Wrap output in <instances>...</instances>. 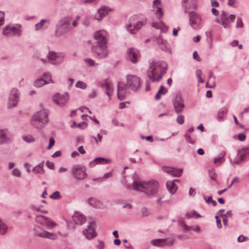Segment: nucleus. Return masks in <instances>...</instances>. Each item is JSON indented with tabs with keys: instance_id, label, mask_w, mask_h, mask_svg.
<instances>
[{
	"instance_id": "33",
	"label": "nucleus",
	"mask_w": 249,
	"mask_h": 249,
	"mask_svg": "<svg viewBox=\"0 0 249 249\" xmlns=\"http://www.w3.org/2000/svg\"><path fill=\"white\" fill-rule=\"evenodd\" d=\"M89 204L92 207L99 208L102 206V202L95 197H90L88 200Z\"/></svg>"
},
{
	"instance_id": "7",
	"label": "nucleus",
	"mask_w": 249,
	"mask_h": 249,
	"mask_svg": "<svg viewBox=\"0 0 249 249\" xmlns=\"http://www.w3.org/2000/svg\"><path fill=\"white\" fill-rule=\"evenodd\" d=\"M65 56V53L63 52L49 51L47 57H48V63L53 65H59L63 62Z\"/></svg>"
},
{
	"instance_id": "21",
	"label": "nucleus",
	"mask_w": 249,
	"mask_h": 249,
	"mask_svg": "<svg viewBox=\"0 0 249 249\" xmlns=\"http://www.w3.org/2000/svg\"><path fill=\"white\" fill-rule=\"evenodd\" d=\"M156 41L162 51L165 52H169L170 53H171L169 44L167 43L166 40H164L161 37V36L156 38Z\"/></svg>"
},
{
	"instance_id": "51",
	"label": "nucleus",
	"mask_w": 249,
	"mask_h": 249,
	"mask_svg": "<svg viewBox=\"0 0 249 249\" xmlns=\"http://www.w3.org/2000/svg\"><path fill=\"white\" fill-rule=\"evenodd\" d=\"M209 177L214 180H216V174L214 169H212L209 171Z\"/></svg>"
},
{
	"instance_id": "54",
	"label": "nucleus",
	"mask_w": 249,
	"mask_h": 249,
	"mask_svg": "<svg viewBox=\"0 0 249 249\" xmlns=\"http://www.w3.org/2000/svg\"><path fill=\"white\" fill-rule=\"evenodd\" d=\"M97 95V92L96 90H92L89 94V97L91 99L94 98Z\"/></svg>"
},
{
	"instance_id": "14",
	"label": "nucleus",
	"mask_w": 249,
	"mask_h": 249,
	"mask_svg": "<svg viewBox=\"0 0 249 249\" xmlns=\"http://www.w3.org/2000/svg\"><path fill=\"white\" fill-rule=\"evenodd\" d=\"M70 23L68 20H61L59 21L56 27L55 34L57 36H60L67 33L68 31V28Z\"/></svg>"
},
{
	"instance_id": "17",
	"label": "nucleus",
	"mask_w": 249,
	"mask_h": 249,
	"mask_svg": "<svg viewBox=\"0 0 249 249\" xmlns=\"http://www.w3.org/2000/svg\"><path fill=\"white\" fill-rule=\"evenodd\" d=\"M12 135L7 129H0V145L10 142Z\"/></svg>"
},
{
	"instance_id": "34",
	"label": "nucleus",
	"mask_w": 249,
	"mask_h": 249,
	"mask_svg": "<svg viewBox=\"0 0 249 249\" xmlns=\"http://www.w3.org/2000/svg\"><path fill=\"white\" fill-rule=\"evenodd\" d=\"M228 109L223 107L220 109L217 114V119L220 122L223 121L226 118Z\"/></svg>"
},
{
	"instance_id": "58",
	"label": "nucleus",
	"mask_w": 249,
	"mask_h": 249,
	"mask_svg": "<svg viewBox=\"0 0 249 249\" xmlns=\"http://www.w3.org/2000/svg\"><path fill=\"white\" fill-rule=\"evenodd\" d=\"M161 23L162 22H160L159 23L153 22L152 24V26L156 29H160Z\"/></svg>"
},
{
	"instance_id": "48",
	"label": "nucleus",
	"mask_w": 249,
	"mask_h": 249,
	"mask_svg": "<svg viewBox=\"0 0 249 249\" xmlns=\"http://www.w3.org/2000/svg\"><path fill=\"white\" fill-rule=\"evenodd\" d=\"M50 197L51 199L56 200L61 198V196L59 191H55L50 196Z\"/></svg>"
},
{
	"instance_id": "50",
	"label": "nucleus",
	"mask_w": 249,
	"mask_h": 249,
	"mask_svg": "<svg viewBox=\"0 0 249 249\" xmlns=\"http://www.w3.org/2000/svg\"><path fill=\"white\" fill-rule=\"evenodd\" d=\"M42 206H35V205H32L31 206V209L33 211L41 212H42V213H47V211L43 210L42 209Z\"/></svg>"
},
{
	"instance_id": "31",
	"label": "nucleus",
	"mask_w": 249,
	"mask_h": 249,
	"mask_svg": "<svg viewBox=\"0 0 249 249\" xmlns=\"http://www.w3.org/2000/svg\"><path fill=\"white\" fill-rule=\"evenodd\" d=\"M110 161L111 160L109 159L99 157L96 158L94 160L91 161L89 163V165L91 167H93L97 164L103 163L104 162H105V163H108L110 162Z\"/></svg>"
},
{
	"instance_id": "4",
	"label": "nucleus",
	"mask_w": 249,
	"mask_h": 249,
	"mask_svg": "<svg viewBox=\"0 0 249 249\" xmlns=\"http://www.w3.org/2000/svg\"><path fill=\"white\" fill-rule=\"evenodd\" d=\"M147 22V18L142 15H135L129 19V23L125 25V28L131 34H135Z\"/></svg>"
},
{
	"instance_id": "13",
	"label": "nucleus",
	"mask_w": 249,
	"mask_h": 249,
	"mask_svg": "<svg viewBox=\"0 0 249 249\" xmlns=\"http://www.w3.org/2000/svg\"><path fill=\"white\" fill-rule=\"evenodd\" d=\"M20 94L17 88H13L9 94L8 107L9 108H12L17 106L19 100Z\"/></svg>"
},
{
	"instance_id": "43",
	"label": "nucleus",
	"mask_w": 249,
	"mask_h": 249,
	"mask_svg": "<svg viewBox=\"0 0 249 249\" xmlns=\"http://www.w3.org/2000/svg\"><path fill=\"white\" fill-rule=\"evenodd\" d=\"M86 64L89 67H93L98 65L96 63L94 60L90 58H86L84 59Z\"/></svg>"
},
{
	"instance_id": "49",
	"label": "nucleus",
	"mask_w": 249,
	"mask_h": 249,
	"mask_svg": "<svg viewBox=\"0 0 249 249\" xmlns=\"http://www.w3.org/2000/svg\"><path fill=\"white\" fill-rule=\"evenodd\" d=\"M46 22V20L42 19L39 22L36 23L35 26V28L36 31H38L39 29H40L42 26H43V24L44 23Z\"/></svg>"
},
{
	"instance_id": "16",
	"label": "nucleus",
	"mask_w": 249,
	"mask_h": 249,
	"mask_svg": "<svg viewBox=\"0 0 249 249\" xmlns=\"http://www.w3.org/2000/svg\"><path fill=\"white\" fill-rule=\"evenodd\" d=\"M69 99V95L66 93L64 94L56 93L52 98L53 103L61 107H64L67 103Z\"/></svg>"
},
{
	"instance_id": "57",
	"label": "nucleus",
	"mask_w": 249,
	"mask_h": 249,
	"mask_svg": "<svg viewBox=\"0 0 249 249\" xmlns=\"http://www.w3.org/2000/svg\"><path fill=\"white\" fill-rule=\"evenodd\" d=\"M46 165L47 166V167L49 168H50V169H51L52 170H53L55 168L54 164L52 162H51V161H47L46 162Z\"/></svg>"
},
{
	"instance_id": "10",
	"label": "nucleus",
	"mask_w": 249,
	"mask_h": 249,
	"mask_svg": "<svg viewBox=\"0 0 249 249\" xmlns=\"http://www.w3.org/2000/svg\"><path fill=\"white\" fill-rule=\"evenodd\" d=\"M21 33L20 25L15 26L13 25H8L3 30V34L7 37L13 36L19 37L21 35Z\"/></svg>"
},
{
	"instance_id": "56",
	"label": "nucleus",
	"mask_w": 249,
	"mask_h": 249,
	"mask_svg": "<svg viewBox=\"0 0 249 249\" xmlns=\"http://www.w3.org/2000/svg\"><path fill=\"white\" fill-rule=\"evenodd\" d=\"M55 143L54 139L53 137L50 139L49 145L47 147L48 149H50L54 145Z\"/></svg>"
},
{
	"instance_id": "35",
	"label": "nucleus",
	"mask_w": 249,
	"mask_h": 249,
	"mask_svg": "<svg viewBox=\"0 0 249 249\" xmlns=\"http://www.w3.org/2000/svg\"><path fill=\"white\" fill-rule=\"evenodd\" d=\"M167 92V89L163 86H160L158 92L155 95L156 100H160L161 98V95H165Z\"/></svg>"
},
{
	"instance_id": "26",
	"label": "nucleus",
	"mask_w": 249,
	"mask_h": 249,
	"mask_svg": "<svg viewBox=\"0 0 249 249\" xmlns=\"http://www.w3.org/2000/svg\"><path fill=\"white\" fill-rule=\"evenodd\" d=\"M160 3V0H154L153 1V11L157 18H160L163 14L162 8L159 6Z\"/></svg>"
},
{
	"instance_id": "47",
	"label": "nucleus",
	"mask_w": 249,
	"mask_h": 249,
	"mask_svg": "<svg viewBox=\"0 0 249 249\" xmlns=\"http://www.w3.org/2000/svg\"><path fill=\"white\" fill-rule=\"evenodd\" d=\"M75 87L76 88L84 89H86L87 85L85 82H84L83 81H78L76 82Z\"/></svg>"
},
{
	"instance_id": "64",
	"label": "nucleus",
	"mask_w": 249,
	"mask_h": 249,
	"mask_svg": "<svg viewBox=\"0 0 249 249\" xmlns=\"http://www.w3.org/2000/svg\"><path fill=\"white\" fill-rule=\"evenodd\" d=\"M193 58L197 60V61H200L201 60V59L200 57L199 56L197 53L196 51H195L193 53Z\"/></svg>"
},
{
	"instance_id": "39",
	"label": "nucleus",
	"mask_w": 249,
	"mask_h": 249,
	"mask_svg": "<svg viewBox=\"0 0 249 249\" xmlns=\"http://www.w3.org/2000/svg\"><path fill=\"white\" fill-rule=\"evenodd\" d=\"M186 216L188 218H190L191 217H195L196 218H198L201 217V215L196 211H193L191 213H186Z\"/></svg>"
},
{
	"instance_id": "44",
	"label": "nucleus",
	"mask_w": 249,
	"mask_h": 249,
	"mask_svg": "<svg viewBox=\"0 0 249 249\" xmlns=\"http://www.w3.org/2000/svg\"><path fill=\"white\" fill-rule=\"evenodd\" d=\"M11 174L13 176L18 178H19L21 176V172L20 170L18 168H14L11 171Z\"/></svg>"
},
{
	"instance_id": "37",
	"label": "nucleus",
	"mask_w": 249,
	"mask_h": 249,
	"mask_svg": "<svg viewBox=\"0 0 249 249\" xmlns=\"http://www.w3.org/2000/svg\"><path fill=\"white\" fill-rule=\"evenodd\" d=\"M33 171L36 174H43L44 173L43 163L41 162L35 166Z\"/></svg>"
},
{
	"instance_id": "20",
	"label": "nucleus",
	"mask_w": 249,
	"mask_h": 249,
	"mask_svg": "<svg viewBox=\"0 0 249 249\" xmlns=\"http://www.w3.org/2000/svg\"><path fill=\"white\" fill-rule=\"evenodd\" d=\"M95 225V223L91 222L89 224L88 228L83 231L84 235L88 239L90 240L96 236L94 229Z\"/></svg>"
},
{
	"instance_id": "30",
	"label": "nucleus",
	"mask_w": 249,
	"mask_h": 249,
	"mask_svg": "<svg viewBox=\"0 0 249 249\" xmlns=\"http://www.w3.org/2000/svg\"><path fill=\"white\" fill-rule=\"evenodd\" d=\"M72 218L76 224L79 225L83 224L86 221L85 216L78 212H76L74 213Z\"/></svg>"
},
{
	"instance_id": "8",
	"label": "nucleus",
	"mask_w": 249,
	"mask_h": 249,
	"mask_svg": "<svg viewBox=\"0 0 249 249\" xmlns=\"http://www.w3.org/2000/svg\"><path fill=\"white\" fill-rule=\"evenodd\" d=\"M189 24L194 29H199L201 27L202 18L200 14L195 11L188 12Z\"/></svg>"
},
{
	"instance_id": "6",
	"label": "nucleus",
	"mask_w": 249,
	"mask_h": 249,
	"mask_svg": "<svg viewBox=\"0 0 249 249\" xmlns=\"http://www.w3.org/2000/svg\"><path fill=\"white\" fill-rule=\"evenodd\" d=\"M91 51L94 56L100 59L105 58L108 53L107 44L105 43H94L91 47Z\"/></svg>"
},
{
	"instance_id": "19",
	"label": "nucleus",
	"mask_w": 249,
	"mask_h": 249,
	"mask_svg": "<svg viewBox=\"0 0 249 249\" xmlns=\"http://www.w3.org/2000/svg\"><path fill=\"white\" fill-rule=\"evenodd\" d=\"M175 110L177 113H180L183 111L184 107L183 101L180 95H177L173 102Z\"/></svg>"
},
{
	"instance_id": "11",
	"label": "nucleus",
	"mask_w": 249,
	"mask_h": 249,
	"mask_svg": "<svg viewBox=\"0 0 249 249\" xmlns=\"http://www.w3.org/2000/svg\"><path fill=\"white\" fill-rule=\"evenodd\" d=\"M34 233L35 235L41 238H47L51 240H55L57 235L53 232H50L44 230L43 228L36 226L34 228Z\"/></svg>"
},
{
	"instance_id": "41",
	"label": "nucleus",
	"mask_w": 249,
	"mask_h": 249,
	"mask_svg": "<svg viewBox=\"0 0 249 249\" xmlns=\"http://www.w3.org/2000/svg\"><path fill=\"white\" fill-rule=\"evenodd\" d=\"M228 5L231 7L236 8L238 6L239 4V0H228L227 1Z\"/></svg>"
},
{
	"instance_id": "61",
	"label": "nucleus",
	"mask_w": 249,
	"mask_h": 249,
	"mask_svg": "<svg viewBox=\"0 0 249 249\" xmlns=\"http://www.w3.org/2000/svg\"><path fill=\"white\" fill-rule=\"evenodd\" d=\"M161 26H160V30H161V32H166L168 30V27L166 26L162 22Z\"/></svg>"
},
{
	"instance_id": "3",
	"label": "nucleus",
	"mask_w": 249,
	"mask_h": 249,
	"mask_svg": "<svg viewBox=\"0 0 249 249\" xmlns=\"http://www.w3.org/2000/svg\"><path fill=\"white\" fill-rule=\"evenodd\" d=\"M132 189L145 193L148 196L155 194L159 187L158 182L155 180L148 181L135 179L132 183Z\"/></svg>"
},
{
	"instance_id": "45",
	"label": "nucleus",
	"mask_w": 249,
	"mask_h": 249,
	"mask_svg": "<svg viewBox=\"0 0 249 249\" xmlns=\"http://www.w3.org/2000/svg\"><path fill=\"white\" fill-rule=\"evenodd\" d=\"M22 139L27 143H31L35 142V139L31 135L24 136Z\"/></svg>"
},
{
	"instance_id": "46",
	"label": "nucleus",
	"mask_w": 249,
	"mask_h": 249,
	"mask_svg": "<svg viewBox=\"0 0 249 249\" xmlns=\"http://www.w3.org/2000/svg\"><path fill=\"white\" fill-rule=\"evenodd\" d=\"M226 154V152L223 151L219 155V156L214 159L213 162L214 163H217L221 161L222 159L224 158Z\"/></svg>"
},
{
	"instance_id": "9",
	"label": "nucleus",
	"mask_w": 249,
	"mask_h": 249,
	"mask_svg": "<svg viewBox=\"0 0 249 249\" xmlns=\"http://www.w3.org/2000/svg\"><path fill=\"white\" fill-rule=\"evenodd\" d=\"M86 168L80 165H74L71 168V174L77 180H83L87 178Z\"/></svg>"
},
{
	"instance_id": "63",
	"label": "nucleus",
	"mask_w": 249,
	"mask_h": 249,
	"mask_svg": "<svg viewBox=\"0 0 249 249\" xmlns=\"http://www.w3.org/2000/svg\"><path fill=\"white\" fill-rule=\"evenodd\" d=\"M215 218L216 219V225H217V227L219 229H221L222 228V226L220 220L219 219V217L217 215H216V216H215Z\"/></svg>"
},
{
	"instance_id": "59",
	"label": "nucleus",
	"mask_w": 249,
	"mask_h": 249,
	"mask_svg": "<svg viewBox=\"0 0 249 249\" xmlns=\"http://www.w3.org/2000/svg\"><path fill=\"white\" fill-rule=\"evenodd\" d=\"M239 178L238 177H234L233 178V179H232L231 183L230 184V185L228 186V189L230 188L233 185V184L234 183L239 182Z\"/></svg>"
},
{
	"instance_id": "1",
	"label": "nucleus",
	"mask_w": 249,
	"mask_h": 249,
	"mask_svg": "<svg viewBox=\"0 0 249 249\" xmlns=\"http://www.w3.org/2000/svg\"><path fill=\"white\" fill-rule=\"evenodd\" d=\"M142 81L141 78L135 75L129 74L126 76V84L119 82L117 86V96L120 100H124L129 94L128 89L134 91L139 90Z\"/></svg>"
},
{
	"instance_id": "32",
	"label": "nucleus",
	"mask_w": 249,
	"mask_h": 249,
	"mask_svg": "<svg viewBox=\"0 0 249 249\" xmlns=\"http://www.w3.org/2000/svg\"><path fill=\"white\" fill-rule=\"evenodd\" d=\"M175 181H178V180L175 179L173 181H168L166 182L167 188L171 194H174L178 189V187L175 184Z\"/></svg>"
},
{
	"instance_id": "22",
	"label": "nucleus",
	"mask_w": 249,
	"mask_h": 249,
	"mask_svg": "<svg viewBox=\"0 0 249 249\" xmlns=\"http://www.w3.org/2000/svg\"><path fill=\"white\" fill-rule=\"evenodd\" d=\"M162 169L164 172L176 177L181 176L183 171L182 168L178 169L169 166H163Z\"/></svg>"
},
{
	"instance_id": "42",
	"label": "nucleus",
	"mask_w": 249,
	"mask_h": 249,
	"mask_svg": "<svg viewBox=\"0 0 249 249\" xmlns=\"http://www.w3.org/2000/svg\"><path fill=\"white\" fill-rule=\"evenodd\" d=\"M204 198L206 201V202L208 204L212 203L213 206H215L216 205L217 203L215 200L213 199V197L212 196H210L209 197H207V196H204Z\"/></svg>"
},
{
	"instance_id": "18",
	"label": "nucleus",
	"mask_w": 249,
	"mask_h": 249,
	"mask_svg": "<svg viewBox=\"0 0 249 249\" xmlns=\"http://www.w3.org/2000/svg\"><path fill=\"white\" fill-rule=\"evenodd\" d=\"M235 16L233 14H231L229 16L224 11H222L221 15V24L224 28H229L230 23L235 19Z\"/></svg>"
},
{
	"instance_id": "62",
	"label": "nucleus",
	"mask_w": 249,
	"mask_h": 249,
	"mask_svg": "<svg viewBox=\"0 0 249 249\" xmlns=\"http://www.w3.org/2000/svg\"><path fill=\"white\" fill-rule=\"evenodd\" d=\"M248 238L246 236H244L243 235H240L238 237L237 241L239 242H243L246 240H247Z\"/></svg>"
},
{
	"instance_id": "24",
	"label": "nucleus",
	"mask_w": 249,
	"mask_h": 249,
	"mask_svg": "<svg viewBox=\"0 0 249 249\" xmlns=\"http://www.w3.org/2000/svg\"><path fill=\"white\" fill-rule=\"evenodd\" d=\"M127 54L129 59L134 63L138 62L140 57L138 50L134 48L128 49Z\"/></svg>"
},
{
	"instance_id": "23",
	"label": "nucleus",
	"mask_w": 249,
	"mask_h": 249,
	"mask_svg": "<svg viewBox=\"0 0 249 249\" xmlns=\"http://www.w3.org/2000/svg\"><path fill=\"white\" fill-rule=\"evenodd\" d=\"M109 11H110V9L107 7L102 6L97 10V13L94 15V18L98 21H101L108 14Z\"/></svg>"
},
{
	"instance_id": "27",
	"label": "nucleus",
	"mask_w": 249,
	"mask_h": 249,
	"mask_svg": "<svg viewBox=\"0 0 249 249\" xmlns=\"http://www.w3.org/2000/svg\"><path fill=\"white\" fill-rule=\"evenodd\" d=\"M174 241L171 240L169 242H166V239H156L151 241V244L157 247H162L165 245L171 246L173 244Z\"/></svg>"
},
{
	"instance_id": "29",
	"label": "nucleus",
	"mask_w": 249,
	"mask_h": 249,
	"mask_svg": "<svg viewBox=\"0 0 249 249\" xmlns=\"http://www.w3.org/2000/svg\"><path fill=\"white\" fill-rule=\"evenodd\" d=\"M249 157V146L243 147L238 151L237 158L240 160H244L246 157Z\"/></svg>"
},
{
	"instance_id": "60",
	"label": "nucleus",
	"mask_w": 249,
	"mask_h": 249,
	"mask_svg": "<svg viewBox=\"0 0 249 249\" xmlns=\"http://www.w3.org/2000/svg\"><path fill=\"white\" fill-rule=\"evenodd\" d=\"M96 247L98 249H104L105 248V244L103 241H99V244L96 245Z\"/></svg>"
},
{
	"instance_id": "28",
	"label": "nucleus",
	"mask_w": 249,
	"mask_h": 249,
	"mask_svg": "<svg viewBox=\"0 0 249 249\" xmlns=\"http://www.w3.org/2000/svg\"><path fill=\"white\" fill-rule=\"evenodd\" d=\"M182 4L183 7L187 9L190 8L196 9L197 7L196 0H183Z\"/></svg>"
},
{
	"instance_id": "12",
	"label": "nucleus",
	"mask_w": 249,
	"mask_h": 249,
	"mask_svg": "<svg viewBox=\"0 0 249 249\" xmlns=\"http://www.w3.org/2000/svg\"><path fill=\"white\" fill-rule=\"evenodd\" d=\"M35 220L36 223L46 227L47 229H53L57 225L55 222L52 221L49 217L42 215H37L35 218Z\"/></svg>"
},
{
	"instance_id": "40",
	"label": "nucleus",
	"mask_w": 249,
	"mask_h": 249,
	"mask_svg": "<svg viewBox=\"0 0 249 249\" xmlns=\"http://www.w3.org/2000/svg\"><path fill=\"white\" fill-rule=\"evenodd\" d=\"M42 77H43L42 78L46 80V81H48L49 82V83H53V81L52 79V75H51V74L50 72H45L43 74Z\"/></svg>"
},
{
	"instance_id": "55",
	"label": "nucleus",
	"mask_w": 249,
	"mask_h": 249,
	"mask_svg": "<svg viewBox=\"0 0 249 249\" xmlns=\"http://www.w3.org/2000/svg\"><path fill=\"white\" fill-rule=\"evenodd\" d=\"M87 125H88V124L87 122H82L77 124V127L82 128V129H84V128H86L87 126Z\"/></svg>"
},
{
	"instance_id": "5",
	"label": "nucleus",
	"mask_w": 249,
	"mask_h": 249,
	"mask_svg": "<svg viewBox=\"0 0 249 249\" xmlns=\"http://www.w3.org/2000/svg\"><path fill=\"white\" fill-rule=\"evenodd\" d=\"M48 114L46 109L37 111L32 117L31 124L37 129L44 127L49 122Z\"/></svg>"
},
{
	"instance_id": "38",
	"label": "nucleus",
	"mask_w": 249,
	"mask_h": 249,
	"mask_svg": "<svg viewBox=\"0 0 249 249\" xmlns=\"http://www.w3.org/2000/svg\"><path fill=\"white\" fill-rule=\"evenodd\" d=\"M8 230L7 225L0 219V234H5Z\"/></svg>"
},
{
	"instance_id": "15",
	"label": "nucleus",
	"mask_w": 249,
	"mask_h": 249,
	"mask_svg": "<svg viewBox=\"0 0 249 249\" xmlns=\"http://www.w3.org/2000/svg\"><path fill=\"white\" fill-rule=\"evenodd\" d=\"M94 38L96 40L95 43L107 44L108 40V34L106 30H100L94 33Z\"/></svg>"
},
{
	"instance_id": "2",
	"label": "nucleus",
	"mask_w": 249,
	"mask_h": 249,
	"mask_svg": "<svg viewBox=\"0 0 249 249\" xmlns=\"http://www.w3.org/2000/svg\"><path fill=\"white\" fill-rule=\"evenodd\" d=\"M167 65L163 61H152L147 71L149 78L153 82L160 81L166 73Z\"/></svg>"
},
{
	"instance_id": "53",
	"label": "nucleus",
	"mask_w": 249,
	"mask_h": 249,
	"mask_svg": "<svg viewBox=\"0 0 249 249\" xmlns=\"http://www.w3.org/2000/svg\"><path fill=\"white\" fill-rule=\"evenodd\" d=\"M243 24L242 21V18L240 17H238L237 18L236 20V27L239 28V27H243Z\"/></svg>"
},
{
	"instance_id": "36",
	"label": "nucleus",
	"mask_w": 249,
	"mask_h": 249,
	"mask_svg": "<svg viewBox=\"0 0 249 249\" xmlns=\"http://www.w3.org/2000/svg\"><path fill=\"white\" fill-rule=\"evenodd\" d=\"M49 83L46 80L44 79L43 78H40L36 80L34 82V86L37 88H40L43 86Z\"/></svg>"
},
{
	"instance_id": "52",
	"label": "nucleus",
	"mask_w": 249,
	"mask_h": 249,
	"mask_svg": "<svg viewBox=\"0 0 249 249\" xmlns=\"http://www.w3.org/2000/svg\"><path fill=\"white\" fill-rule=\"evenodd\" d=\"M177 122L179 124H182L184 122V117L183 115H179L177 118Z\"/></svg>"
},
{
	"instance_id": "25",
	"label": "nucleus",
	"mask_w": 249,
	"mask_h": 249,
	"mask_svg": "<svg viewBox=\"0 0 249 249\" xmlns=\"http://www.w3.org/2000/svg\"><path fill=\"white\" fill-rule=\"evenodd\" d=\"M102 87L106 90V93L108 96V100L110 101L111 100V97L113 93V89L112 84L106 80L102 83Z\"/></svg>"
}]
</instances>
